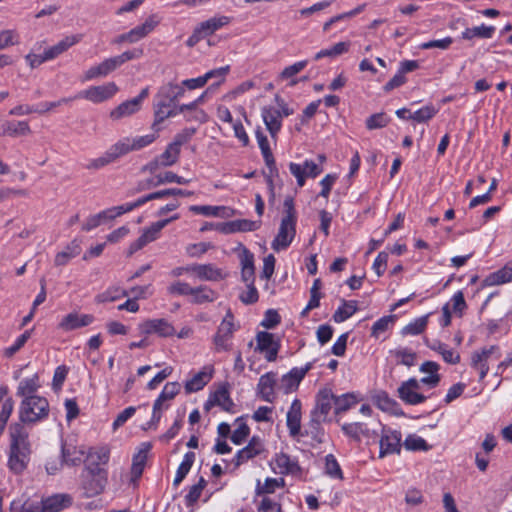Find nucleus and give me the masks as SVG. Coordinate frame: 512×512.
Instances as JSON below:
<instances>
[{
  "mask_svg": "<svg viewBox=\"0 0 512 512\" xmlns=\"http://www.w3.org/2000/svg\"><path fill=\"white\" fill-rule=\"evenodd\" d=\"M39 388L38 374L23 379L17 387L16 394L23 397L19 408V419L22 423L34 424L46 419L49 415L48 400L34 394Z\"/></svg>",
  "mask_w": 512,
  "mask_h": 512,
  "instance_id": "nucleus-1",
  "label": "nucleus"
},
{
  "mask_svg": "<svg viewBox=\"0 0 512 512\" xmlns=\"http://www.w3.org/2000/svg\"><path fill=\"white\" fill-rule=\"evenodd\" d=\"M109 461V451L100 449L88 455V463L81 473V487L87 498L100 495L108 482V472L101 465Z\"/></svg>",
  "mask_w": 512,
  "mask_h": 512,
  "instance_id": "nucleus-2",
  "label": "nucleus"
},
{
  "mask_svg": "<svg viewBox=\"0 0 512 512\" xmlns=\"http://www.w3.org/2000/svg\"><path fill=\"white\" fill-rule=\"evenodd\" d=\"M23 424L20 421V423L11 424L9 427L10 452L8 467L15 474H20L26 469L31 454L29 434Z\"/></svg>",
  "mask_w": 512,
  "mask_h": 512,
  "instance_id": "nucleus-3",
  "label": "nucleus"
},
{
  "mask_svg": "<svg viewBox=\"0 0 512 512\" xmlns=\"http://www.w3.org/2000/svg\"><path fill=\"white\" fill-rule=\"evenodd\" d=\"M283 207L284 216L281 219L278 233L272 241V248L277 252L287 249L296 235L297 212L293 197H286Z\"/></svg>",
  "mask_w": 512,
  "mask_h": 512,
  "instance_id": "nucleus-4",
  "label": "nucleus"
},
{
  "mask_svg": "<svg viewBox=\"0 0 512 512\" xmlns=\"http://www.w3.org/2000/svg\"><path fill=\"white\" fill-rule=\"evenodd\" d=\"M238 254V258L241 265V277L242 281L246 284L247 291H243L239 298L245 304H251L256 301V289L254 287V254L250 252L241 243L234 249Z\"/></svg>",
  "mask_w": 512,
  "mask_h": 512,
  "instance_id": "nucleus-5",
  "label": "nucleus"
},
{
  "mask_svg": "<svg viewBox=\"0 0 512 512\" xmlns=\"http://www.w3.org/2000/svg\"><path fill=\"white\" fill-rule=\"evenodd\" d=\"M132 152L130 146V137H124L111 145L101 156L90 159L85 165V169L90 171L100 170L112 163L118 161L121 157Z\"/></svg>",
  "mask_w": 512,
  "mask_h": 512,
  "instance_id": "nucleus-6",
  "label": "nucleus"
},
{
  "mask_svg": "<svg viewBox=\"0 0 512 512\" xmlns=\"http://www.w3.org/2000/svg\"><path fill=\"white\" fill-rule=\"evenodd\" d=\"M258 146L261 150L265 165L267 167V171H263V176L266 179L269 191L270 198L274 199V178H279V171L276 166L275 158L271 151L269 141L267 137L258 131Z\"/></svg>",
  "mask_w": 512,
  "mask_h": 512,
  "instance_id": "nucleus-7",
  "label": "nucleus"
},
{
  "mask_svg": "<svg viewBox=\"0 0 512 512\" xmlns=\"http://www.w3.org/2000/svg\"><path fill=\"white\" fill-rule=\"evenodd\" d=\"M234 331V316L232 312L228 310L213 338L216 351H226L230 348L229 342L232 339Z\"/></svg>",
  "mask_w": 512,
  "mask_h": 512,
  "instance_id": "nucleus-8",
  "label": "nucleus"
},
{
  "mask_svg": "<svg viewBox=\"0 0 512 512\" xmlns=\"http://www.w3.org/2000/svg\"><path fill=\"white\" fill-rule=\"evenodd\" d=\"M117 91V85L114 82H109L100 86H91L86 90L80 91L74 98H84L93 103H101L112 98Z\"/></svg>",
  "mask_w": 512,
  "mask_h": 512,
  "instance_id": "nucleus-9",
  "label": "nucleus"
},
{
  "mask_svg": "<svg viewBox=\"0 0 512 512\" xmlns=\"http://www.w3.org/2000/svg\"><path fill=\"white\" fill-rule=\"evenodd\" d=\"M180 152V150L169 143L162 154L142 167V171L153 174L161 167L172 166L178 162Z\"/></svg>",
  "mask_w": 512,
  "mask_h": 512,
  "instance_id": "nucleus-10",
  "label": "nucleus"
},
{
  "mask_svg": "<svg viewBox=\"0 0 512 512\" xmlns=\"http://www.w3.org/2000/svg\"><path fill=\"white\" fill-rule=\"evenodd\" d=\"M281 347L278 336L267 331H258V352L264 353L267 361H275Z\"/></svg>",
  "mask_w": 512,
  "mask_h": 512,
  "instance_id": "nucleus-11",
  "label": "nucleus"
},
{
  "mask_svg": "<svg viewBox=\"0 0 512 512\" xmlns=\"http://www.w3.org/2000/svg\"><path fill=\"white\" fill-rule=\"evenodd\" d=\"M402 435L399 431L382 428L381 438L379 440V457L383 458L390 454H399L401 451Z\"/></svg>",
  "mask_w": 512,
  "mask_h": 512,
  "instance_id": "nucleus-12",
  "label": "nucleus"
},
{
  "mask_svg": "<svg viewBox=\"0 0 512 512\" xmlns=\"http://www.w3.org/2000/svg\"><path fill=\"white\" fill-rule=\"evenodd\" d=\"M419 381L416 378H410L402 382L398 387V397L408 405H417L427 400V396L418 392Z\"/></svg>",
  "mask_w": 512,
  "mask_h": 512,
  "instance_id": "nucleus-13",
  "label": "nucleus"
},
{
  "mask_svg": "<svg viewBox=\"0 0 512 512\" xmlns=\"http://www.w3.org/2000/svg\"><path fill=\"white\" fill-rule=\"evenodd\" d=\"M186 272L195 274L200 280L221 281L227 277V273L214 264H192L185 267Z\"/></svg>",
  "mask_w": 512,
  "mask_h": 512,
  "instance_id": "nucleus-14",
  "label": "nucleus"
},
{
  "mask_svg": "<svg viewBox=\"0 0 512 512\" xmlns=\"http://www.w3.org/2000/svg\"><path fill=\"white\" fill-rule=\"evenodd\" d=\"M140 332L144 335L157 334L160 337H171L175 328L166 319H149L139 324Z\"/></svg>",
  "mask_w": 512,
  "mask_h": 512,
  "instance_id": "nucleus-15",
  "label": "nucleus"
},
{
  "mask_svg": "<svg viewBox=\"0 0 512 512\" xmlns=\"http://www.w3.org/2000/svg\"><path fill=\"white\" fill-rule=\"evenodd\" d=\"M148 94V87L142 89L137 97L127 100L113 109L110 112V117L114 120H118L134 114L140 109L142 101L148 96Z\"/></svg>",
  "mask_w": 512,
  "mask_h": 512,
  "instance_id": "nucleus-16",
  "label": "nucleus"
},
{
  "mask_svg": "<svg viewBox=\"0 0 512 512\" xmlns=\"http://www.w3.org/2000/svg\"><path fill=\"white\" fill-rule=\"evenodd\" d=\"M341 430L345 436L358 443L361 442L362 437L374 439L378 436V433L369 429L364 422L344 423L341 425Z\"/></svg>",
  "mask_w": 512,
  "mask_h": 512,
  "instance_id": "nucleus-17",
  "label": "nucleus"
},
{
  "mask_svg": "<svg viewBox=\"0 0 512 512\" xmlns=\"http://www.w3.org/2000/svg\"><path fill=\"white\" fill-rule=\"evenodd\" d=\"M334 405V394L331 389L323 388L316 395V405L311 411L313 417H319L326 420Z\"/></svg>",
  "mask_w": 512,
  "mask_h": 512,
  "instance_id": "nucleus-18",
  "label": "nucleus"
},
{
  "mask_svg": "<svg viewBox=\"0 0 512 512\" xmlns=\"http://www.w3.org/2000/svg\"><path fill=\"white\" fill-rule=\"evenodd\" d=\"M94 320L95 318L91 314H79L76 312H71L62 318L58 324V328L63 331H72L78 328L89 326L94 322Z\"/></svg>",
  "mask_w": 512,
  "mask_h": 512,
  "instance_id": "nucleus-19",
  "label": "nucleus"
},
{
  "mask_svg": "<svg viewBox=\"0 0 512 512\" xmlns=\"http://www.w3.org/2000/svg\"><path fill=\"white\" fill-rule=\"evenodd\" d=\"M301 409L302 404L299 399H294L286 415V424L289 430V435L292 438H298L301 434Z\"/></svg>",
  "mask_w": 512,
  "mask_h": 512,
  "instance_id": "nucleus-20",
  "label": "nucleus"
},
{
  "mask_svg": "<svg viewBox=\"0 0 512 512\" xmlns=\"http://www.w3.org/2000/svg\"><path fill=\"white\" fill-rule=\"evenodd\" d=\"M263 122L273 139H276L282 127V118L279 109L274 106H264L261 111Z\"/></svg>",
  "mask_w": 512,
  "mask_h": 512,
  "instance_id": "nucleus-21",
  "label": "nucleus"
},
{
  "mask_svg": "<svg viewBox=\"0 0 512 512\" xmlns=\"http://www.w3.org/2000/svg\"><path fill=\"white\" fill-rule=\"evenodd\" d=\"M43 512H60L72 504V497L66 493L53 494L39 501Z\"/></svg>",
  "mask_w": 512,
  "mask_h": 512,
  "instance_id": "nucleus-22",
  "label": "nucleus"
},
{
  "mask_svg": "<svg viewBox=\"0 0 512 512\" xmlns=\"http://www.w3.org/2000/svg\"><path fill=\"white\" fill-rule=\"evenodd\" d=\"M311 368L312 363L309 362L304 367H295L291 369L287 374H285L282 377V385L285 389V392L288 393L296 390L302 379L311 370Z\"/></svg>",
  "mask_w": 512,
  "mask_h": 512,
  "instance_id": "nucleus-23",
  "label": "nucleus"
},
{
  "mask_svg": "<svg viewBox=\"0 0 512 512\" xmlns=\"http://www.w3.org/2000/svg\"><path fill=\"white\" fill-rule=\"evenodd\" d=\"M120 67L116 57L105 59L100 64L90 67L84 74V81H88L97 77H105L109 73Z\"/></svg>",
  "mask_w": 512,
  "mask_h": 512,
  "instance_id": "nucleus-24",
  "label": "nucleus"
},
{
  "mask_svg": "<svg viewBox=\"0 0 512 512\" xmlns=\"http://www.w3.org/2000/svg\"><path fill=\"white\" fill-rule=\"evenodd\" d=\"M85 451L83 448H78L72 444H68L66 442L62 443L61 446V457L62 463H65L69 466H77L79 465L84 457Z\"/></svg>",
  "mask_w": 512,
  "mask_h": 512,
  "instance_id": "nucleus-25",
  "label": "nucleus"
},
{
  "mask_svg": "<svg viewBox=\"0 0 512 512\" xmlns=\"http://www.w3.org/2000/svg\"><path fill=\"white\" fill-rule=\"evenodd\" d=\"M361 400L360 395L354 392L345 393L340 396L334 395V413L336 415L345 413Z\"/></svg>",
  "mask_w": 512,
  "mask_h": 512,
  "instance_id": "nucleus-26",
  "label": "nucleus"
},
{
  "mask_svg": "<svg viewBox=\"0 0 512 512\" xmlns=\"http://www.w3.org/2000/svg\"><path fill=\"white\" fill-rule=\"evenodd\" d=\"M511 281H512V261H509L501 269L489 274L484 279L483 283L485 286H494V285L508 283Z\"/></svg>",
  "mask_w": 512,
  "mask_h": 512,
  "instance_id": "nucleus-27",
  "label": "nucleus"
},
{
  "mask_svg": "<svg viewBox=\"0 0 512 512\" xmlns=\"http://www.w3.org/2000/svg\"><path fill=\"white\" fill-rule=\"evenodd\" d=\"M158 20L155 15L149 16L145 22L127 32L130 43L137 42L148 35L158 24Z\"/></svg>",
  "mask_w": 512,
  "mask_h": 512,
  "instance_id": "nucleus-28",
  "label": "nucleus"
},
{
  "mask_svg": "<svg viewBox=\"0 0 512 512\" xmlns=\"http://www.w3.org/2000/svg\"><path fill=\"white\" fill-rule=\"evenodd\" d=\"M81 40V35L67 36L58 42L56 45L45 50L46 57L48 60H52L68 50L71 46L78 43Z\"/></svg>",
  "mask_w": 512,
  "mask_h": 512,
  "instance_id": "nucleus-29",
  "label": "nucleus"
},
{
  "mask_svg": "<svg viewBox=\"0 0 512 512\" xmlns=\"http://www.w3.org/2000/svg\"><path fill=\"white\" fill-rule=\"evenodd\" d=\"M276 383V374L273 372L261 376L258 381V393L266 401L271 402L274 397V386Z\"/></svg>",
  "mask_w": 512,
  "mask_h": 512,
  "instance_id": "nucleus-30",
  "label": "nucleus"
},
{
  "mask_svg": "<svg viewBox=\"0 0 512 512\" xmlns=\"http://www.w3.org/2000/svg\"><path fill=\"white\" fill-rule=\"evenodd\" d=\"M206 367L202 371L196 373L190 380L185 382L184 388L187 394L197 392L204 388V386L210 381L212 378L211 372H206Z\"/></svg>",
  "mask_w": 512,
  "mask_h": 512,
  "instance_id": "nucleus-31",
  "label": "nucleus"
},
{
  "mask_svg": "<svg viewBox=\"0 0 512 512\" xmlns=\"http://www.w3.org/2000/svg\"><path fill=\"white\" fill-rule=\"evenodd\" d=\"M326 420L321 419L319 417H313L311 414L310 421L307 425V429L302 432L300 436H310L314 441H316L318 444H321L324 442V429L321 426L322 422H325Z\"/></svg>",
  "mask_w": 512,
  "mask_h": 512,
  "instance_id": "nucleus-32",
  "label": "nucleus"
},
{
  "mask_svg": "<svg viewBox=\"0 0 512 512\" xmlns=\"http://www.w3.org/2000/svg\"><path fill=\"white\" fill-rule=\"evenodd\" d=\"M495 32L494 26H486L484 24L472 28L466 27L462 32V39L472 40L474 38L490 39L493 37Z\"/></svg>",
  "mask_w": 512,
  "mask_h": 512,
  "instance_id": "nucleus-33",
  "label": "nucleus"
},
{
  "mask_svg": "<svg viewBox=\"0 0 512 512\" xmlns=\"http://www.w3.org/2000/svg\"><path fill=\"white\" fill-rule=\"evenodd\" d=\"M190 210L196 214L215 217H229L232 210L225 206L193 205Z\"/></svg>",
  "mask_w": 512,
  "mask_h": 512,
  "instance_id": "nucleus-34",
  "label": "nucleus"
},
{
  "mask_svg": "<svg viewBox=\"0 0 512 512\" xmlns=\"http://www.w3.org/2000/svg\"><path fill=\"white\" fill-rule=\"evenodd\" d=\"M190 296L193 304H204L215 301L217 293L208 286L203 285L192 288Z\"/></svg>",
  "mask_w": 512,
  "mask_h": 512,
  "instance_id": "nucleus-35",
  "label": "nucleus"
},
{
  "mask_svg": "<svg viewBox=\"0 0 512 512\" xmlns=\"http://www.w3.org/2000/svg\"><path fill=\"white\" fill-rule=\"evenodd\" d=\"M81 252V247L77 240H73L69 245L65 247V249L61 252H58L54 259V264L56 266H64L66 265L72 258L78 256Z\"/></svg>",
  "mask_w": 512,
  "mask_h": 512,
  "instance_id": "nucleus-36",
  "label": "nucleus"
},
{
  "mask_svg": "<svg viewBox=\"0 0 512 512\" xmlns=\"http://www.w3.org/2000/svg\"><path fill=\"white\" fill-rule=\"evenodd\" d=\"M3 133L11 137L26 136L31 134V129L27 121H5Z\"/></svg>",
  "mask_w": 512,
  "mask_h": 512,
  "instance_id": "nucleus-37",
  "label": "nucleus"
},
{
  "mask_svg": "<svg viewBox=\"0 0 512 512\" xmlns=\"http://www.w3.org/2000/svg\"><path fill=\"white\" fill-rule=\"evenodd\" d=\"M230 23V17L227 16H219L213 17L206 21L201 22L198 27L205 37L213 34L215 31L220 29L221 27Z\"/></svg>",
  "mask_w": 512,
  "mask_h": 512,
  "instance_id": "nucleus-38",
  "label": "nucleus"
},
{
  "mask_svg": "<svg viewBox=\"0 0 512 512\" xmlns=\"http://www.w3.org/2000/svg\"><path fill=\"white\" fill-rule=\"evenodd\" d=\"M357 310V301L342 300V306L338 307L335 313L333 314V320L336 323L344 322L348 318H350Z\"/></svg>",
  "mask_w": 512,
  "mask_h": 512,
  "instance_id": "nucleus-39",
  "label": "nucleus"
},
{
  "mask_svg": "<svg viewBox=\"0 0 512 512\" xmlns=\"http://www.w3.org/2000/svg\"><path fill=\"white\" fill-rule=\"evenodd\" d=\"M214 403L216 406L221 407L224 411L232 412L234 403L230 398L228 389L225 386H221L214 393H212Z\"/></svg>",
  "mask_w": 512,
  "mask_h": 512,
  "instance_id": "nucleus-40",
  "label": "nucleus"
},
{
  "mask_svg": "<svg viewBox=\"0 0 512 512\" xmlns=\"http://www.w3.org/2000/svg\"><path fill=\"white\" fill-rule=\"evenodd\" d=\"M195 457H196V455L194 452H187L184 455V458L176 471V476L173 481V484L175 486L179 485L183 481V479L186 477V475L189 473V471L195 461Z\"/></svg>",
  "mask_w": 512,
  "mask_h": 512,
  "instance_id": "nucleus-41",
  "label": "nucleus"
},
{
  "mask_svg": "<svg viewBox=\"0 0 512 512\" xmlns=\"http://www.w3.org/2000/svg\"><path fill=\"white\" fill-rule=\"evenodd\" d=\"M395 315H387L378 319L371 327V337L378 339L395 322Z\"/></svg>",
  "mask_w": 512,
  "mask_h": 512,
  "instance_id": "nucleus-42",
  "label": "nucleus"
},
{
  "mask_svg": "<svg viewBox=\"0 0 512 512\" xmlns=\"http://www.w3.org/2000/svg\"><path fill=\"white\" fill-rule=\"evenodd\" d=\"M403 445L409 451H428L431 449L426 440L416 434H409L404 440Z\"/></svg>",
  "mask_w": 512,
  "mask_h": 512,
  "instance_id": "nucleus-43",
  "label": "nucleus"
},
{
  "mask_svg": "<svg viewBox=\"0 0 512 512\" xmlns=\"http://www.w3.org/2000/svg\"><path fill=\"white\" fill-rule=\"evenodd\" d=\"M427 324H428V315L419 317V318L415 319L413 322H410L409 324L404 326L401 330V334L403 336L419 335L426 329Z\"/></svg>",
  "mask_w": 512,
  "mask_h": 512,
  "instance_id": "nucleus-44",
  "label": "nucleus"
},
{
  "mask_svg": "<svg viewBox=\"0 0 512 512\" xmlns=\"http://www.w3.org/2000/svg\"><path fill=\"white\" fill-rule=\"evenodd\" d=\"M177 114L178 111L175 107L169 106L168 104L156 100L154 124L163 122L165 119L176 116Z\"/></svg>",
  "mask_w": 512,
  "mask_h": 512,
  "instance_id": "nucleus-45",
  "label": "nucleus"
},
{
  "mask_svg": "<svg viewBox=\"0 0 512 512\" xmlns=\"http://www.w3.org/2000/svg\"><path fill=\"white\" fill-rule=\"evenodd\" d=\"M207 482L204 477H200L197 484L191 486L188 494L185 496V504L190 507L193 506L200 498L203 489L206 487Z\"/></svg>",
  "mask_w": 512,
  "mask_h": 512,
  "instance_id": "nucleus-46",
  "label": "nucleus"
},
{
  "mask_svg": "<svg viewBox=\"0 0 512 512\" xmlns=\"http://www.w3.org/2000/svg\"><path fill=\"white\" fill-rule=\"evenodd\" d=\"M430 348L442 355L445 362L449 364H457L460 362V355L455 354L452 349H448L447 345L441 342L430 346Z\"/></svg>",
  "mask_w": 512,
  "mask_h": 512,
  "instance_id": "nucleus-47",
  "label": "nucleus"
},
{
  "mask_svg": "<svg viewBox=\"0 0 512 512\" xmlns=\"http://www.w3.org/2000/svg\"><path fill=\"white\" fill-rule=\"evenodd\" d=\"M156 100L176 108L177 98L172 89V83H167L160 87L156 95Z\"/></svg>",
  "mask_w": 512,
  "mask_h": 512,
  "instance_id": "nucleus-48",
  "label": "nucleus"
},
{
  "mask_svg": "<svg viewBox=\"0 0 512 512\" xmlns=\"http://www.w3.org/2000/svg\"><path fill=\"white\" fill-rule=\"evenodd\" d=\"M325 473L332 478L343 479L341 467L333 454H328L325 457Z\"/></svg>",
  "mask_w": 512,
  "mask_h": 512,
  "instance_id": "nucleus-49",
  "label": "nucleus"
},
{
  "mask_svg": "<svg viewBox=\"0 0 512 512\" xmlns=\"http://www.w3.org/2000/svg\"><path fill=\"white\" fill-rule=\"evenodd\" d=\"M277 465L285 469V472L295 474L301 470L298 462L289 455L281 453L276 458Z\"/></svg>",
  "mask_w": 512,
  "mask_h": 512,
  "instance_id": "nucleus-50",
  "label": "nucleus"
},
{
  "mask_svg": "<svg viewBox=\"0 0 512 512\" xmlns=\"http://www.w3.org/2000/svg\"><path fill=\"white\" fill-rule=\"evenodd\" d=\"M376 403L381 410L398 414V403L391 399L386 392H381L376 396Z\"/></svg>",
  "mask_w": 512,
  "mask_h": 512,
  "instance_id": "nucleus-51",
  "label": "nucleus"
},
{
  "mask_svg": "<svg viewBox=\"0 0 512 512\" xmlns=\"http://www.w3.org/2000/svg\"><path fill=\"white\" fill-rule=\"evenodd\" d=\"M255 445H256V436H253L250 439L248 446L237 452V454L235 456L236 466L241 465L243 462H245L246 460H248V459L254 457V455H256Z\"/></svg>",
  "mask_w": 512,
  "mask_h": 512,
  "instance_id": "nucleus-52",
  "label": "nucleus"
},
{
  "mask_svg": "<svg viewBox=\"0 0 512 512\" xmlns=\"http://www.w3.org/2000/svg\"><path fill=\"white\" fill-rule=\"evenodd\" d=\"M30 337L31 330H26L16 339L12 346L7 347L3 350V355L7 358L13 357L26 344Z\"/></svg>",
  "mask_w": 512,
  "mask_h": 512,
  "instance_id": "nucleus-53",
  "label": "nucleus"
},
{
  "mask_svg": "<svg viewBox=\"0 0 512 512\" xmlns=\"http://www.w3.org/2000/svg\"><path fill=\"white\" fill-rule=\"evenodd\" d=\"M394 356L398 359V364L411 367L415 364L417 354L407 348H399L393 351Z\"/></svg>",
  "mask_w": 512,
  "mask_h": 512,
  "instance_id": "nucleus-54",
  "label": "nucleus"
},
{
  "mask_svg": "<svg viewBox=\"0 0 512 512\" xmlns=\"http://www.w3.org/2000/svg\"><path fill=\"white\" fill-rule=\"evenodd\" d=\"M436 113L437 110L433 106L427 105L415 111L414 113L409 114L408 118L422 123L432 119Z\"/></svg>",
  "mask_w": 512,
  "mask_h": 512,
  "instance_id": "nucleus-55",
  "label": "nucleus"
},
{
  "mask_svg": "<svg viewBox=\"0 0 512 512\" xmlns=\"http://www.w3.org/2000/svg\"><path fill=\"white\" fill-rule=\"evenodd\" d=\"M499 350V347L492 345L488 348H483L481 351H475L471 356V365L477 363H487L490 356Z\"/></svg>",
  "mask_w": 512,
  "mask_h": 512,
  "instance_id": "nucleus-56",
  "label": "nucleus"
},
{
  "mask_svg": "<svg viewBox=\"0 0 512 512\" xmlns=\"http://www.w3.org/2000/svg\"><path fill=\"white\" fill-rule=\"evenodd\" d=\"M280 322L281 316L279 315L278 311L275 309H268L265 312L264 318L260 322V325L266 329H273L279 325Z\"/></svg>",
  "mask_w": 512,
  "mask_h": 512,
  "instance_id": "nucleus-57",
  "label": "nucleus"
},
{
  "mask_svg": "<svg viewBox=\"0 0 512 512\" xmlns=\"http://www.w3.org/2000/svg\"><path fill=\"white\" fill-rule=\"evenodd\" d=\"M229 71V66L220 67L217 69H213L204 74V77H207V81L210 79H216L214 85V90H216L225 80V77Z\"/></svg>",
  "mask_w": 512,
  "mask_h": 512,
  "instance_id": "nucleus-58",
  "label": "nucleus"
},
{
  "mask_svg": "<svg viewBox=\"0 0 512 512\" xmlns=\"http://www.w3.org/2000/svg\"><path fill=\"white\" fill-rule=\"evenodd\" d=\"M389 123V118L384 113H376L366 119V127L369 130L385 127Z\"/></svg>",
  "mask_w": 512,
  "mask_h": 512,
  "instance_id": "nucleus-59",
  "label": "nucleus"
},
{
  "mask_svg": "<svg viewBox=\"0 0 512 512\" xmlns=\"http://www.w3.org/2000/svg\"><path fill=\"white\" fill-rule=\"evenodd\" d=\"M195 133V128H185L175 135L174 140L170 144L181 151V146L187 143Z\"/></svg>",
  "mask_w": 512,
  "mask_h": 512,
  "instance_id": "nucleus-60",
  "label": "nucleus"
},
{
  "mask_svg": "<svg viewBox=\"0 0 512 512\" xmlns=\"http://www.w3.org/2000/svg\"><path fill=\"white\" fill-rule=\"evenodd\" d=\"M211 248H213V245L211 243L200 242L188 245L186 248V252L190 257L198 258L201 255L205 254Z\"/></svg>",
  "mask_w": 512,
  "mask_h": 512,
  "instance_id": "nucleus-61",
  "label": "nucleus"
},
{
  "mask_svg": "<svg viewBox=\"0 0 512 512\" xmlns=\"http://www.w3.org/2000/svg\"><path fill=\"white\" fill-rule=\"evenodd\" d=\"M18 44V34L14 30L0 32V50Z\"/></svg>",
  "mask_w": 512,
  "mask_h": 512,
  "instance_id": "nucleus-62",
  "label": "nucleus"
},
{
  "mask_svg": "<svg viewBox=\"0 0 512 512\" xmlns=\"http://www.w3.org/2000/svg\"><path fill=\"white\" fill-rule=\"evenodd\" d=\"M156 139V136L154 134H148L144 136H139L135 138H130V146L132 151H138L142 148L150 145L153 143Z\"/></svg>",
  "mask_w": 512,
  "mask_h": 512,
  "instance_id": "nucleus-63",
  "label": "nucleus"
},
{
  "mask_svg": "<svg viewBox=\"0 0 512 512\" xmlns=\"http://www.w3.org/2000/svg\"><path fill=\"white\" fill-rule=\"evenodd\" d=\"M452 310L455 314L461 317L467 308V304L462 291H457L451 298Z\"/></svg>",
  "mask_w": 512,
  "mask_h": 512,
  "instance_id": "nucleus-64",
  "label": "nucleus"
}]
</instances>
